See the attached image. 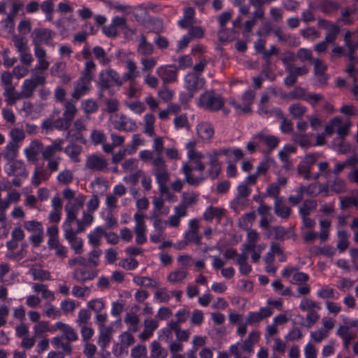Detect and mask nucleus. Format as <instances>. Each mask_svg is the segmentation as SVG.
<instances>
[{
    "label": "nucleus",
    "instance_id": "obj_43",
    "mask_svg": "<svg viewBox=\"0 0 358 358\" xmlns=\"http://www.w3.org/2000/svg\"><path fill=\"white\" fill-rule=\"evenodd\" d=\"M86 129V126L83 120L77 119L73 124V129L71 131H69L66 134V138H68L71 131H75V133L73 134L75 139L77 141H83V131Z\"/></svg>",
    "mask_w": 358,
    "mask_h": 358
},
{
    "label": "nucleus",
    "instance_id": "obj_40",
    "mask_svg": "<svg viewBox=\"0 0 358 358\" xmlns=\"http://www.w3.org/2000/svg\"><path fill=\"white\" fill-rule=\"evenodd\" d=\"M33 291L36 293L41 292L42 298L50 301L55 300L54 292L48 289L47 285L42 283H34L32 285Z\"/></svg>",
    "mask_w": 358,
    "mask_h": 358
},
{
    "label": "nucleus",
    "instance_id": "obj_35",
    "mask_svg": "<svg viewBox=\"0 0 358 358\" xmlns=\"http://www.w3.org/2000/svg\"><path fill=\"white\" fill-rule=\"evenodd\" d=\"M96 275V271H90L85 268H76L73 273V278L78 282H85L92 280Z\"/></svg>",
    "mask_w": 358,
    "mask_h": 358
},
{
    "label": "nucleus",
    "instance_id": "obj_47",
    "mask_svg": "<svg viewBox=\"0 0 358 358\" xmlns=\"http://www.w3.org/2000/svg\"><path fill=\"white\" fill-rule=\"evenodd\" d=\"M92 52L94 55L95 59H96L99 61L101 65L105 66L110 63V58L108 57L107 53L102 47H94L92 49Z\"/></svg>",
    "mask_w": 358,
    "mask_h": 358
},
{
    "label": "nucleus",
    "instance_id": "obj_5",
    "mask_svg": "<svg viewBox=\"0 0 358 358\" xmlns=\"http://www.w3.org/2000/svg\"><path fill=\"white\" fill-rule=\"evenodd\" d=\"M197 104L205 110L217 111L222 108L224 101L213 91H206L200 95Z\"/></svg>",
    "mask_w": 358,
    "mask_h": 358
},
{
    "label": "nucleus",
    "instance_id": "obj_30",
    "mask_svg": "<svg viewBox=\"0 0 358 358\" xmlns=\"http://www.w3.org/2000/svg\"><path fill=\"white\" fill-rule=\"evenodd\" d=\"M198 196L199 194L194 192H183L181 196V202L176 207L185 210V213L187 214V208L196 203Z\"/></svg>",
    "mask_w": 358,
    "mask_h": 358
},
{
    "label": "nucleus",
    "instance_id": "obj_37",
    "mask_svg": "<svg viewBox=\"0 0 358 358\" xmlns=\"http://www.w3.org/2000/svg\"><path fill=\"white\" fill-rule=\"evenodd\" d=\"M50 173L43 167H36L33 173L31 184L38 187L43 181H46L50 178Z\"/></svg>",
    "mask_w": 358,
    "mask_h": 358
},
{
    "label": "nucleus",
    "instance_id": "obj_45",
    "mask_svg": "<svg viewBox=\"0 0 358 358\" xmlns=\"http://www.w3.org/2000/svg\"><path fill=\"white\" fill-rule=\"evenodd\" d=\"M104 234L105 229L102 227H96L87 236L89 243L94 246H99L101 244L102 236H104Z\"/></svg>",
    "mask_w": 358,
    "mask_h": 358
},
{
    "label": "nucleus",
    "instance_id": "obj_4",
    "mask_svg": "<svg viewBox=\"0 0 358 358\" xmlns=\"http://www.w3.org/2000/svg\"><path fill=\"white\" fill-rule=\"evenodd\" d=\"M33 76L25 79L21 86V91L24 99H30L34 96V92L38 85H43L46 83V78L43 71L31 70Z\"/></svg>",
    "mask_w": 358,
    "mask_h": 358
},
{
    "label": "nucleus",
    "instance_id": "obj_29",
    "mask_svg": "<svg viewBox=\"0 0 358 358\" xmlns=\"http://www.w3.org/2000/svg\"><path fill=\"white\" fill-rule=\"evenodd\" d=\"M199 137L203 141L210 142L214 135V129L208 122L199 123L196 127Z\"/></svg>",
    "mask_w": 358,
    "mask_h": 358
},
{
    "label": "nucleus",
    "instance_id": "obj_1",
    "mask_svg": "<svg viewBox=\"0 0 358 358\" xmlns=\"http://www.w3.org/2000/svg\"><path fill=\"white\" fill-rule=\"evenodd\" d=\"M54 36L55 33L47 28H36L32 31L31 38L34 45V55L38 62V65L33 69V72L34 71H45L49 68L50 62L47 60V52L42 47V44L52 45Z\"/></svg>",
    "mask_w": 358,
    "mask_h": 358
},
{
    "label": "nucleus",
    "instance_id": "obj_6",
    "mask_svg": "<svg viewBox=\"0 0 358 358\" xmlns=\"http://www.w3.org/2000/svg\"><path fill=\"white\" fill-rule=\"evenodd\" d=\"M123 82L120 74L114 69H104L99 75L98 86L102 91L114 85L121 86Z\"/></svg>",
    "mask_w": 358,
    "mask_h": 358
},
{
    "label": "nucleus",
    "instance_id": "obj_18",
    "mask_svg": "<svg viewBox=\"0 0 358 358\" xmlns=\"http://www.w3.org/2000/svg\"><path fill=\"white\" fill-rule=\"evenodd\" d=\"M273 314L270 307L261 308L258 312H250L246 317L247 324L249 325H258L264 319L268 318Z\"/></svg>",
    "mask_w": 358,
    "mask_h": 358
},
{
    "label": "nucleus",
    "instance_id": "obj_2",
    "mask_svg": "<svg viewBox=\"0 0 358 358\" xmlns=\"http://www.w3.org/2000/svg\"><path fill=\"white\" fill-rule=\"evenodd\" d=\"M152 172L155 177L159 192L162 197V196H165L170 191L167 186V183L170 180V173L162 157H158L153 159L152 162Z\"/></svg>",
    "mask_w": 358,
    "mask_h": 358
},
{
    "label": "nucleus",
    "instance_id": "obj_46",
    "mask_svg": "<svg viewBox=\"0 0 358 358\" xmlns=\"http://www.w3.org/2000/svg\"><path fill=\"white\" fill-rule=\"evenodd\" d=\"M20 147L8 142L2 151V155L5 160L7 162L15 159L18 155Z\"/></svg>",
    "mask_w": 358,
    "mask_h": 358
},
{
    "label": "nucleus",
    "instance_id": "obj_19",
    "mask_svg": "<svg viewBox=\"0 0 358 358\" xmlns=\"http://www.w3.org/2000/svg\"><path fill=\"white\" fill-rule=\"evenodd\" d=\"M193 167L188 163H183L181 167V171L185 176V181L192 186H197L205 180V177L202 173L195 176L193 173Z\"/></svg>",
    "mask_w": 358,
    "mask_h": 358
},
{
    "label": "nucleus",
    "instance_id": "obj_25",
    "mask_svg": "<svg viewBox=\"0 0 358 358\" xmlns=\"http://www.w3.org/2000/svg\"><path fill=\"white\" fill-rule=\"evenodd\" d=\"M293 235L292 228L286 229L281 226H275L268 229V234H266L268 238H273L276 240L284 241L290 238Z\"/></svg>",
    "mask_w": 358,
    "mask_h": 358
},
{
    "label": "nucleus",
    "instance_id": "obj_48",
    "mask_svg": "<svg viewBox=\"0 0 358 358\" xmlns=\"http://www.w3.org/2000/svg\"><path fill=\"white\" fill-rule=\"evenodd\" d=\"M124 322L128 325V331L136 333L138 331L139 317L134 313H127L124 317Z\"/></svg>",
    "mask_w": 358,
    "mask_h": 358
},
{
    "label": "nucleus",
    "instance_id": "obj_41",
    "mask_svg": "<svg viewBox=\"0 0 358 358\" xmlns=\"http://www.w3.org/2000/svg\"><path fill=\"white\" fill-rule=\"evenodd\" d=\"M64 108L63 117L70 123L76 115L78 109L73 100L64 101Z\"/></svg>",
    "mask_w": 358,
    "mask_h": 358
},
{
    "label": "nucleus",
    "instance_id": "obj_44",
    "mask_svg": "<svg viewBox=\"0 0 358 358\" xmlns=\"http://www.w3.org/2000/svg\"><path fill=\"white\" fill-rule=\"evenodd\" d=\"M10 141L8 143L20 147V144L25 138V133L23 129L13 128L9 131Z\"/></svg>",
    "mask_w": 358,
    "mask_h": 358
},
{
    "label": "nucleus",
    "instance_id": "obj_7",
    "mask_svg": "<svg viewBox=\"0 0 358 358\" xmlns=\"http://www.w3.org/2000/svg\"><path fill=\"white\" fill-rule=\"evenodd\" d=\"M85 201V196L83 194L78 195L73 201H68L64 209L66 213V220L62 227L71 226L78 215L80 209L83 206Z\"/></svg>",
    "mask_w": 358,
    "mask_h": 358
},
{
    "label": "nucleus",
    "instance_id": "obj_11",
    "mask_svg": "<svg viewBox=\"0 0 358 358\" xmlns=\"http://www.w3.org/2000/svg\"><path fill=\"white\" fill-rule=\"evenodd\" d=\"M135 226L134 231L136 235V243L138 245H143L147 241L145 233L147 227L145 222V215L143 213H136L134 216Z\"/></svg>",
    "mask_w": 358,
    "mask_h": 358
},
{
    "label": "nucleus",
    "instance_id": "obj_14",
    "mask_svg": "<svg viewBox=\"0 0 358 358\" xmlns=\"http://www.w3.org/2000/svg\"><path fill=\"white\" fill-rule=\"evenodd\" d=\"M5 172L9 176L22 177L26 178L28 176L26 166L21 160H12L5 166Z\"/></svg>",
    "mask_w": 358,
    "mask_h": 358
},
{
    "label": "nucleus",
    "instance_id": "obj_55",
    "mask_svg": "<svg viewBox=\"0 0 358 358\" xmlns=\"http://www.w3.org/2000/svg\"><path fill=\"white\" fill-rule=\"evenodd\" d=\"M96 67V66L94 61H86L80 78L86 80L92 81L93 78V72L95 71Z\"/></svg>",
    "mask_w": 358,
    "mask_h": 358
},
{
    "label": "nucleus",
    "instance_id": "obj_64",
    "mask_svg": "<svg viewBox=\"0 0 358 358\" xmlns=\"http://www.w3.org/2000/svg\"><path fill=\"white\" fill-rule=\"evenodd\" d=\"M297 189L301 190V194L303 197L305 194L310 196H316L318 195L317 187L315 183L310 184L308 186L301 185Z\"/></svg>",
    "mask_w": 358,
    "mask_h": 358
},
{
    "label": "nucleus",
    "instance_id": "obj_23",
    "mask_svg": "<svg viewBox=\"0 0 358 358\" xmlns=\"http://www.w3.org/2000/svg\"><path fill=\"white\" fill-rule=\"evenodd\" d=\"M152 209L150 215L166 216L170 212L169 206H165V200L162 196L152 197Z\"/></svg>",
    "mask_w": 358,
    "mask_h": 358
},
{
    "label": "nucleus",
    "instance_id": "obj_57",
    "mask_svg": "<svg viewBox=\"0 0 358 358\" xmlns=\"http://www.w3.org/2000/svg\"><path fill=\"white\" fill-rule=\"evenodd\" d=\"M29 273L35 280L43 281L50 279V273L46 270L32 268L29 270Z\"/></svg>",
    "mask_w": 358,
    "mask_h": 358
},
{
    "label": "nucleus",
    "instance_id": "obj_27",
    "mask_svg": "<svg viewBox=\"0 0 358 358\" xmlns=\"http://www.w3.org/2000/svg\"><path fill=\"white\" fill-rule=\"evenodd\" d=\"M52 345L55 348L61 350L62 353L66 355H71L73 352L72 341L66 340L59 336L52 338L51 341Z\"/></svg>",
    "mask_w": 358,
    "mask_h": 358
},
{
    "label": "nucleus",
    "instance_id": "obj_34",
    "mask_svg": "<svg viewBox=\"0 0 358 358\" xmlns=\"http://www.w3.org/2000/svg\"><path fill=\"white\" fill-rule=\"evenodd\" d=\"M188 271L185 268H177L167 275V281L171 284L182 283L187 277Z\"/></svg>",
    "mask_w": 358,
    "mask_h": 358
},
{
    "label": "nucleus",
    "instance_id": "obj_26",
    "mask_svg": "<svg viewBox=\"0 0 358 358\" xmlns=\"http://www.w3.org/2000/svg\"><path fill=\"white\" fill-rule=\"evenodd\" d=\"M55 327L57 329L62 331V335L60 336L61 337L72 342H75L78 339L77 332L69 324L62 322H57L55 323Z\"/></svg>",
    "mask_w": 358,
    "mask_h": 358
},
{
    "label": "nucleus",
    "instance_id": "obj_15",
    "mask_svg": "<svg viewBox=\"0 0 358 358\" xmlns=\"http://www.w3.org/2000/svg\"><path fill=\"white\" fill-rule=\"evenodd\" d=\"M255 97V92L251 90H248L245 92L242 96V104L237 103L234 100L231 101L230 104L235 108L237 112L248 113L251 111V105L253 103Z\"/></svg>",
    "mask_w": 358,
    "mask_h": 358
},
{
    "label": "nucleus",
    "instance_id": "obj_62",
    "mask_svg": "<svg viewBox=\"0 0 358 358\" xmlns=\"http://www.w3.org/2000/svg\"><path fill=\"white\" fill-rule=\"evenodd\" d=\"M338 123L336 124V131L338 134V137H345L348 135L349 129L352 124L350 122L343 123L342 120L338 117Z\"/></svg>",
    "mask_w": 358,
    "mask_h": 358
},
{
    "label": "nucleus",
    "instance_id": "obj_13",
    "mask_svg": "<svg viewBox=\"0 0 358 358\" xmlns=\"http://www.w3.org/2000/svg\"><path fill=\"white\" fill-rule=\"evenodd\" d=\"M156 73L164 85L173 83L178 80V68L173 65H162L156 70Z\"/></svg>",
    "mask_w": 358,
    "mask_h": 358
},
{
    "label": "nucleus",
    "instance_id": "obj_10",
    "mask_svg": "<svg viewBox=\"0 0 358 358\" xmlns=\"http://www.w3.org/2000/svg\"><path fill=\"white\" fill-rule=\"evenodd\" d=\"M131 333L127 331L119 336V342L115 343L113 348V353L115 356L119 357L124 353H127L129 347L135 343V338Z\"/></svg>",
    "mask_w": 358,
    "mask_h": 358
},
{
    "label": "nucleus",
    "instance_id": "obj_54",
    "mask_svg": "<svg viewBox=\"0 0 358 358\" xmlns=\"http://www.w3.org/2000/svg\"><path fill=\"white\" fill-rule=\"evenodd\" d=\"M142 65V71L145 73H150L157 64V59L155 57H143L141 59Z\"/></svg>",
    "mask_w": 358,
    "mask_h": 358
},
{
    "label": "nucleus",
    "instance_id": "obj_50",
    "mask_svg": "<svg viewBox=\"0 0 358 358\" xmlns=\"http://www.w3.org/2000/svg\"><path fill=\"white\" fill-rule=\"evenodd\" d=\"M197 142L192 139L188 141L185 145V148L187 150V156L189 159L191 158H204L202 152L196 150Z\"/></svg>",
    "mask_w": 358,
    "mask_h": 358
},
{
    "label": "nucleus",
    "instance_id": "obj_42",
    "mask_svg": "<svg viewBox=\"0 0 358 358\" xmlns=\"http://www.w3.org/2000/svg\"><path fill=\"white\" fill-rule=\"evenodd\" d=\"M133 282L138 286L147 288H158L159 282L150 277L134 276Z\"/></svg>",
    "mask_w": 358,
    "mask_h": 358
},
{
    "label": "nucleus",
    "instance_id": "obj_17",
    "mask_svg": "<svg viewBox=\"0 0 358 358\" xmlns=\"http://www.w3.org/2000/svg\"><path fill=\"white\" fill-rule=\"evenodd\" d=\"M63 228L64 231V238L68 241L75 253H82L83 251V240L76 236V232H74L71 226H66L63 227Z\"/></svg>",
    "mask_w": 358,
    "mask_h": 358
},
{
    "label": "nucleus",
    "instance_id": "obj_21",
    "mask_svg": "<svg viewBox=\"0 0 358 358\" xmlns=\"http://www.w3.org/2000/svg\"><path fill=\"white\" fill-rule=\"evenodd\" d=\"M126 72L123 74L122 82L135 80L140 76V71L136 62L133 59L127 58L125 60Z\"/></svg>",
    "mask_w": 358,
    "mask_h": 358
},
{
    "label": "nucleus",
    "instance_id": "obj_36",
    "mask_svg": "<svg viewBox=\"0 0 358 358\" xmlns=\"http://www.w3.org/2000/svg\"><path fill=\"white\" fill-rule=\"evenodd\" d=\"M83 148L76 143H70L64 149V152L69 156L72 162L78 163L80 162V155L82 152Z\"/></svg>",
    "mask_w": 358,
    "mask_h": 358
},
{
    "label": "nucleus",
    "instance_id": "obj_51",
    "mask_svg": "<svg viewBox=\"0 0 358 358\" xmlns=\"http://www.w3.org/2000/svg\"><path fill=\"white\" fill-rule=\"evenodd\" d=\"M248 255L241 253L236 259V264L239 265L240 273L243 275H248L252 270L251 266L248 263Z\"/></svg>",
    "mask_w": 358,
    "mask_h": 358
},
{
    "label": "nucleus",
    "instance_id": "obj_12",
    "mask_svg": "<svg viewBox=\"0 0 358 358\" xmlns=\"http://www.w3.org/2000/svg\"><path fill=\"white\" fill-rule=\"evenodd\" d=\"M285 70L287 76L284 79V83L287 87L293 86L296 83L299 76H306L308 73V68L306 66H297L294 64L289 65Z\"/></svg>",
    "mask_w": 358,
    "mask_h": 358
},
{
    "label": "nucleus",
    "instance_id": "obj_58",
    "mask_svg": "<svg viewBox=\"0 0 358 358\" xmlns=\"http://www.w3.org/2000/svg\"><path fill=\"white\" fill-rule=\"evenodd\" d=\"M91 313L87 309H80L78 314L76 322L78 327L90 324Z\"/></svg>",
    "mask_w": 358,
    "mask_h": 358
},
{
    "label": "nucleus",
    "instance_id": "obj_59",
    "mask_svg": "<svg viewBox=\"0 0 358 358\" xmlns=\"http://www.w3.org/2000/svg\"><path fill=\"white\" fill-rule=\"evenodd\" d=\"M327 30V31L324 37L326 41L330 42L331 44L334 43L340 32V27L336 24L332 23Z\"/></svg>",
    "mask_w": 358,
    "mask_h": 358
},
{
    "label": "nucleus",
    "instance_id": "obj_24",
    "mask_svg": "<svg viewBox=\"0 0 358 358\" xmlns=\"http://www.w3.org/2000/svg\"><path fill=\"white\" fill-rule=\"evenodd\" d=\"M43 145L39 140H34L31 142L28 147L24 149V155L29 162H35L37 156L42 152Z\"/></svg>",
    "mask_w": 358,
    "mask_h": 358
},
{
    "label": "nucleus",
    "instance_id": "obj_39",
    "mask_svg": "<svg viewBox=\"0 0 358 358\" xmlns=\"http://www.w3.org/2000/svg\"><path fill=\"white\" fill-rule=\"evenodd\" d=\"M100 333L98 339V345L103 350L106 348L111 341L112 338V327H108L103 329H99Z\"/></svg>",
    "mask_w": 358,
    "mask_h": 358
},
{
    "label": "nucleus",
    "instance_id": "obj_61",
    "mask_svg": "<svg viewBox=\"0 0 358 358\" xmlns=\"http://www.w3.org/2000/svg\"><path fill=\"white\" fill-rule=\"evenodd\" d=\"M299 308L303 311L308 312L313 310H320L321 307L315 301L308 298H304L299 304Z\"/></svg>",
    "mask_w": 358,
    "mask_h": 358
},
{
    "label": "nucleus",
    "instance_id": "obj_52",
    "mask_svg": "<svg viewBox=\"0 0 358 358\" xmlns=\"http://www.w3.org/2000/svg\"><path fill=\"white\" fill-rule=\"evenodd\" d=\"M330 190L335 194L343 193L346 191V184L344 180L336 176L332 181H330Z\"/></svg>",
    "mask_w": 358,
    "mask_h": 358
},
{
    "label": "nucleus",
    "instance_id": "obj_20",
    "mask_svg": "<svg viewBox=\"0 0 358 358\" xmlns=\"http://www.w3.org/2000/svg\"><path fill=\"white\" fill-rule=\"evenodd\" d=\"M282 275L286 278L292 276L293 281L297 285L306 283L309 280L308 274L303 272H298L297 268L294 266L285 268L282 271Z\"/></svg>",
    "mask_w": 358,
    "mask_h": 358
},
{
    "label": "nucleus",
    "instance_id": "obj_28",
    "mask_svg": "<svg viewBox=\"0 0 358 358\" xmlns=\"http://www.w3.org/2000/svg\"><path fill=\"white\" fill-rule=\"evenodd\" d=\"M143 323L144 329L138 336L141 341L148 340L159 326L158 322L153 319H146Z\"/></svg>",
    "mask_w": 358,
    "mask_h": 358
},
{
    "label": "nucleus",
    "instance_id": "obj_31",
    "mask_svg": "<svg viewBox=\"0 0 358 358\" xmlns=\"http://www.w3.org/2000/svg\"><path fill=\"white\" fill-rule=\"evenodd\" d=\"M139 43L137 48V52L143 57H148L154 52V46L148 42L146 37L143 34L139 36Z\"/></svg>",
    "mask_w": 358,
    "mask_h": 358
},
{
    "label": "nucleus",
    "instance_id": "obj_9",
    "mask_svg": "<svg viewBox=\"0 0 358 358\" xmlns=\"http://www.w3.org/2000/svg\"><path fill=\"white\" fill-rule=\"evenodd\" d=\"M255 139H257V142L259 143V146H266V150L264 152L265 155H268L280 143L278 137L268 134L266 130H262L257 133L255 135Z\"/></svg>",
    "mask_w": 358,
    "mask_h": 358
},
{
    "label": "nucleus",
    "instance_id": "obj_16",
    "mask_svg": "<svg viewBox=\"0 0 358 358\" xmlns=\"http://www.w3.org/2000/svg\"><path fill=\"white\" fill-rule=\"evenodd\" d=\"M112 124L113 127L119 131L131 132L137 129L135 121L122 114L115 115Z\"/></svg>",
    "mask_w": 358,
    "mask_h": 358
},
{
    "label": "nucleus",
    "instance_id": "obj_53",
    "mask_svg": "<svg viewBox=\"0 0 358 358\" xmlns=\"http://www.w3.org/2000/svg\"><path fill=\"white\" fill-rule=\"evenodd\" d=\"M144 132L150 136L155 135L154 124L155 117L152 113H147L144 116Z\"/></svg>",
    "mask_w": 358,
    "mask_h": 358
},
{
    "label": "nucleus",
    "instance_id": "obj_60",
    "mask_svg": "<svg viewBox=\"0 0 358 358\" xmlns=\"http://www.w3.org/2000/svg\"><path fill=\"white\" fill-rule=\"evenodd\" d=\"M317 207L316 201L313 200H306L299 208V214L301 217L308 216L310 212Z\"/></svg>",
    "mask_w": 358,
    "mask_h": 358
},
{
    "label": "nucleus",
    "instance_id": "obj_8",
    "mask_svg": "<svg viewBox=\"0 0 358 358\" xmlns=\"http://www.w3.org/2000/svg\"><path fill=\"white\" fill-rule=\"evenodd\" d=\"M108 161L101 155L94 153L87 156L85 169L92 172H104L108 169Z\"/></svg>",
    "mask_w": 358,
    "mask_h": 358
},
{
    "label": "nucleus",
    "instance_id": "obj_33",
    "mask_svg": "<svg viewBox=\"0 0 358 358\" xmlns=\"http://www.w3.org/2000/svg\"><path fill=\"white\" fill-rule=\"evenodd\" d=\"M173 215H171L167 220H165V224L169 227L177 228L180 224V219L187 216L185 210L175 206L173 208Z\"/></svg>",
    "mask_w": 358,
    "mask_h": 358
},
{
    "label": "nucleus",
    "instance_id": "obj_22",
    "mask_svg": "<svg viewBox=\"0 0 358 358\" xmlns=\"http://www.w3.org/2000/svg\"><path fill=\"white\" fill-rule=\"evenodd\" d=\"M91 81L80 78L76 83L71 94L72 99L76 101L86 94L90 90Z\"/></svg>",
    "mask_w": 358,
    "mask_h": 358
},
{
    "label": "nucleus",
    "instance_id": "obj_49",
    "mask_svg": "<svg viewBox=\"0 0 358 358\" xmlns=\"http://www.w3.org/2000/svg\"><path fill=\"white\" fill-rule=\"evenodd\" d=\"M345 137H337L332 141L333 148L341 154H346L351 151L350 145L344 140Z\"/></svg>",
    "mask_w": 358,
    "mask_h": 358
},
{
    "label": "nucleus",
    "instance_id": "obj_38",
    "mask_svg": "<svg viewBox=\"0 0 358 358\" xmlns=\"http://www.w3.org/2000/svg\"><path fill=\"white\" fill-rule=\"evenodd\" d=\"M274 211L278 217L286 219L289 217L291 208L284 204V199H277L274 203Z\"/></svg>",
    "mask_w": 358,
    "mask_h": 358
},
{
    "label": "nucleus",
    "instance_id": "obj_56",
    "mask_svg": "<svg viewBox=\"0 0 358 358\" xmlns=\"http://www.w3.org/2000/svg\"><path fill=\"white\" fill-rule=\"evenodd\" d=\"M224 214V211L221 208L208 207L203 213V218L206 221H212L213 218H221Z\"/></svg>",
    "mask_w": 358,
    "mask_h": 358
},
{
    "label": "nucleus",
    "instance_id": "obj_32",
    "mask_svg": "<svg viewBox=\"0 0 358 358\" xmlns=\"http://www.w3.org/2000/svg\"><path fill=\"white\" fill-rule=\"evenodd\" d=\"M5 101L8 106L14 105L17 101L24 99L22 91L17 92L14 86L3 91Z\"/></svg>",
    "mask_w": 358,
    "mask_h": 358
},
{
    "label": "nucleus",
    "instance_id": "obj_63",
    "mask_svg": "<svg viewBox=\"0 0 358 358\" xmlns=\"http://www.w3.org/2000/svg\"><path fill=\"white\" fill-rule=\"evenodd\" d=\"M317 295L324 299H336L338 298V294H336L335 290L329 287H322L317 291Z\"/></svg>",
    "mask_w": 358,
    "mask_h": 358
},
{
    "label": "nucleus",
    "instance_id": "obj_3",
    "mask_svg": "<svg viewBox=\"0 0 358 358\" xmlns=\"http://www.w3.org/2000/svg\"><path fill=\"white\" fill-rule=\"evenodd\" d=\"M204 85V78L200 77L197 73H187L185 77V85L187 92L180 94V101L182 103L189 102L194 94L203 87Z\"/></svg>",
    "mask_w": 358,
    "mask_h": 358
}]
</instances>
